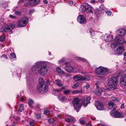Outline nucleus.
<instances>
[{"instance_id": "20e7f679", "label": "nucleus", "mask_w": 126, "mask_h": 126, "mask_svg": "<svg viewBox=\"0 0 126 126\" xmlns=\"http://www.w3.org/2000/svg\"><path fill=\"white\" fill-rule=\"evenodd\" d=\"M118 76H113L108 79V84L111 89H115L118 83Z\"/></svg>"}, {"instance_id": "49530a36", "label": "nucleus", "mask_w": 126, "mask_h": 126, "mask_svg": "<svg viewBox=\"0 0 126 126\" xmlns=\"http://www.w3.org/2000/svg\"><path fill=\"white\" fill-rule=\"evenodd\" d=\"M68 118H66L65 119V120L67 122H69L70 121L69 117Z\"/></svg>"}, {"instance_id": "3c124183", "label": "nucleus", "mask_w": 126, "mask_h": 126, "mask_svg": "<svg viewBox=\"0 0 126 126\" xmlns=\"http://www.w3.org/2000/svg\"><path fill=\"white\" fill-rule=\"evenodd\" d=\"M4 20V19H3L1 18L0 20V24L1 25H3L2 24V23L3 21Z\"/></svg>"}, {"instance_id": "4be33fe9", "label": "nucleus", "mask_w": 126, "mask_h": 126, "mask_svg": "<svg viewBox=\"0 0 126 126\" xmlns=\"http://www.w3.org/2000/svg\"><path fill=\"white\" fill-rule=\"evenodd\" d=\"M55 83L59 87L63 86V84L61 81L59 80H55Z\"/></svg>"}, {"instance_id": "680f3d73", "label": "nucleus", "mask_w": 126, "mask_h": 126, "mask_svg": "<svg viewBox=\"0 0 126 126\" xmlns=\"http://www.w3.org/2000/svg\"><path fill=\"white\" fill-rule=\"evenodd\" d=\"M121 109H123L124 108V107L123 106V105H122V106H121Z\"/></svg>"}, {"instance_id": "72a5a7b5", "label": "nucleus", "mask_w": 126, "mask_h": 126, "mask_svg": "<svg viewBox=\"0 0 126 126\" xmlns=\"http://www.w3.org/2000/svg\"><path fill=\"white\" fill-rule=\"evenodd\" d=\"M81 92L80 91L75 90L72 91V93L73 94H77Z\"/></svg>"}, {"instance_id": "dca6fc26", "label": "nucleus", "mask_w": 126, "mask_h": 126, "mask_svg": "<svg viewBox=\"0 0 126 126\" xmlns=\"http://www.w3.org/2000/svg\"><path fill=\"white\" fill-rule=\"evenodd\" d=\"M116 32L120 36H123L125 34L126 31L125 29H122L117 30Z\"/></svg>"}, {"instance_id": "5fc2aeb1", "label": "nucleus", "mask_w": 126, "mask_h": 126, "mask_svg": "<svg viewBox=\"0 0 126 126\" xmlns=\"http://www.w3.org/2000/svg\"><path fill=\"white\" fill-rule=\"evenodd\" d=\"M44 3L45 4H47L48 3V2L46 0H44L43 1Z\"/></svg>"}, {"instance_id": "e433bc0d", "label": "nucleus", "mask_w": 126, "mask_h": 126, "mask_svg": "<svg viewBox=\"0 0 126 126\" xmlns=\"http://www.w3.org/2000/svg\"><path fill=\"white\" fill-rule=\"evenodd\" d=\"M90 86L89 84H87L86 85H85L84 87V88L86 90H87L88 88H89Z\"/></svg>"}, {"instance_id": "bf43d9fd", "label": "nucleus", "mask_w": 126, "mask_h": 126, "mask_svg": "<svg viewBox=\"0 0 126 126\" xmlns=\"http://www.w3.org/2000/svg\"><path fill=\"white\" fill-rule=\"evenodd\" d=\"M20 100L21 101H23L24 100V99L23 97H22L21 98Z\"/></svg>"}, {"instance_id": "1a4fd4ad", "label": "nucleus", "mask_w": 126, "mask_h": 126, "mask_svg": "<svg viewBox=\"0 0 126 126\" xmlns=\"http://www.w3.org/2000/svg\"><path fill=\"white\" fill-rule=\"evenodd\" d=\"M80 100L78 98H74L73 101V103L74 108L77 109L80 108L82 106V104L80 103Z\"/></svg>"}, {"instance_id": "f257e3e1", "label": "nucleus", "mask_w": 126, "mask_h": 126, "mask_svg": "<svg viewBox=\"0 0 126 126\" xmlns=\"http://www.w3.org/2000/svg\"><path fill=\"white\" fill-rule=\"evenodd\" d=\"M114 41L117 43H113L111 44L110 45L111 47L117 54H121L124 50V48L123 46H119L117 43L122 44L126 43V41L123 38L119 37L118 36L115 37Z\"/></svg>"}, {"instance_id": "a878e982", "label": "nucleus", "mask_w": 126, "mask_h": 126, "mask_svg": "<svg viewBox=\"0 0 126 126\" xmlns=\"http://www.w3.org/2000/svg\"><path fill=\"white\" fill-rule=\"evenodd\" d=\"M79 82H77L76 83L74 84L72 87V88L74 89H75L78 87L79 86Z\"/></svg>"}, {"instance_id": "c03bdc74", "label": "nucleus", "mask_w": 126, "mask_h": 126, "mask_svg": "<svg viewBox=\"0 0 126 126\" xmlns=\"http://www.w3.org/2000/svg\"><path fill=\"white\" fill-rule=\"evenodd\" d=\"M106 13L107 15L109 16H110L111 13V12L109 11H107Z\"/></svg>"}, {"instance_id": "9b49d317", "label": "nucleus", "mask_w": 126, "mask_h": 126, "mask_svg": "<svg viewBox=\"0 0 126 126\" xmlns=\"http://www.w3.org/2000/svg\"><path fill=\"white\" fill-rule=\"evenodd\" d=\"M91 6L89 5L88 4L84 3L81 4L80 9L82 12H83L88 8L90 9L91 8Z\"/></svg>"}, {"instance_id": "338daca9", "label": "nucleus", "mask_w": 126, "mask_h": 126, "mask_svg": "<svg viewBox=\"0 0 126 126\" xmlns=\"http://www.w3.org/2000/svg\"><path fill=\"white\" fill-rule=\"evenodd\" d=\"M91 119H93V120H94L95 118H92Z\"/></svg>"}, {"instance_id": "6ab92c4d", "label": "nucleus", "mask_w": 126, "mask_h": 126, "mask_svg": "<svg viewBox=\"0 0 126 126\" xmlns=\"http://www.w3.org/2000/svg\"><path fill=\"white\" fill-rule=\"evenodd\" d=\"M108 104L109 108H113L112 111H114L115 110L114 103L111 101H109L108 103Z\"/></svg>"}, {"instance_id": "7ed1b4c3", "label": "nucleus", "mask_w": 126, "mask_h": 126, "mask_svg": "<svg viewBox=\"0 0 126 126\" xmlns=\"http://www.w3.org/2000/svg\"><path fill=\"white\" fill-rule=\"evenodd\" d=\"M109 71L108 68L102 66H100L96 69V73L99 75L98 77L104 78Z\"/></svg>"}, {"instance_id": "69168bd1", "label": "nucleus", "mask_w": 126, "mask_h": 126, "mask_svg": "<svg viewBox=\"0 0 126 126\" xmlns=\"http://www.w3.org/2000/svg\"><path fill=\"white\" fill-rule=\"evenodd\" d=\"M90 31V30H88V31H90V32H91V33H92Z\"/></svg>"}, {"instance_id": "ddd939ff", "label": "nucleus", "mask_w": 126, "mask_h": 126, "mask_svg": "<svg viewBox=\"0 0 126 126\" xmlns=\"http://www.w3.org/2000/svg\"><path fill=\"white\" fill-rule=\"evenodd\" d=\"M77 19L79 22L81 24H83L86 22L85 18L81 15L79 16Z\"/></svg>"}, {"instance_id": "6e6552de", "label": "nucleus", "mask_w": 126, "mask_h": 126, "mask_svg": "<svg viewBox=\"0 0 126 126\" xmlns=\"http://www.w3.org/2000/svg\"><path fill=\"white\" fill-rule=\"evenodd\" d=\"M84 77H83L81 75L79 74L74 76L73 78L74 80L75 81L88 80L89 79L90 77L88 76L84 75Z\"/></svg>"}, {"instance_id": "4468645a", "label": "nucleus", "mask_w": 126, "mask_h": 126, "mask_svg": "<svg viewBox=\"0 0 126 126\" xmlns=\"http://www.w3.org/2000/svg\"><path fill=\"white\" fill-rule=\"evenodd\" d=\"M104 40L107 42H110L113 40V37L112 35L105 34L104 35Z\"/></svg>"}, {"instance_id": "9d476101", "label": "nucleus", "mask_w": 126, "mask_h": 126, "mask_svg": "<svg viewBox=\"0 0 126 126\" xmlns=\"http://www.w3.org/2000/svg\"><path fill=\"white\" fill-rule=\"evenodd\" d=\"M110 113L111 115L114 117L122 118L123 117L122 114L116 111V110L114 111H111Z\"/></svg>"}, {"instance_id": "473e14b6", "label": "nucleus", "mask_w": 126, "mask_h": 126, "mask_svg": "<svg viewBox=\"0 0 126 126\" xmlns=\"http://www.w3.org/2000/svg\"><path fill=\"white\" fill-rule=\"evenodd\" d=\"M5 40V38L4 35H2L0 37V40L1 41H4Z\"/></svg>"}, {"instance_id": "f3484780", "label": "nucleus", "mask_w": 126, "mask_h": 126, "mask_svg": "<svg viewBox=\"0 0 126 126\" xmlns=\"http://www.w3.org/2000/svg\"><path fill=\"white\" fill-rule=\"evenodd\" d=\"M121 83L123 86L126 84V74L122 76L120 79Z\"/></svg>"}, {"instance_id": "e2e57ef3", "label": "nucleus", "mask_w": 126, "mask_h": 126, "mask_svg": "<svg viewBox=\"0 0 126 126\" xmlns=\"http://www.w3.org/2000/svg\"><path fill=\"white\" fill-rule=\"evenodd\" d=\"M87 126H91L90 124H89L87 125Z\"/></svg>"}, {"instance_id": "f03ea898", "label": "nucleus", "mask_w": 126, "mask_h": 126, "mask_svg": "<svg viewBox=\"0 0 126 126\" xmlns=\"http://www.w3.org/2000/svg\"><path fill=\"white\" fill-rule=\"evenodd\" d=\"M32 71L37 72L42 75H44L47 73L48 71L46 64L40 62L36 63L31 68Z\"/></svg>"}, {"instance_id": "0eeeda50", "label": "nucleus", "mask_w": 126, "mask_h": 126, "mask_svg": "<svg viewBox=\"0 0 126 126\" xmlns=\"http://www.w3.org/2000/svg\"><path fill=\"white\" fill-rule=\"evenodd\" d=\"M40 84L38 89V91L40 92H45L47 91V89L45 85H44L45 82L43 79H39Z\"/></svg>"}, {"instance_id": "4c0bfd02", "label": "nucleus", "mask_w": 126, "mask_h": 126, "mask_svg": "<svg viewBox=\"0 0 126 126\" xmlns=\"http://www.w3.org/2000/svg\"><path fill=\"white\" fill-rule=\"evenodd\" d=\"M34 121L33 120H31L30 122V125L32 126H33L34 125Z\"/></svg>"}, {"instance_id": "4d7b16f0", "label": "nucleus", "mask_w": 126, "mask_h": 126, "mask_svg": "<svg viewBox=\"0 0 126 126\" xmlns=\"http://www.w3.org/2000/svg\"><path fill=\"white\" fill-rule=\"evenodd\" d=\"M95 2L94 0H92L91 1V2L92 3H94Z\"/></svg>"}, {"instance_id": "412c9836", "label": "nucleus", "mask_w": 126, "mask_h": 126, "mask_svg": "<svg viewBox=\"0 0 126 126\" xmlns=\"http://www.w3.org/2000/svg\"><path fill=\"white\" fill-rule=\"evenodd\" d=\"M103 91V90L101 88H100L97 86L95 93L96 95H101V93Z\"/></svg>"}, {"instance_id": "09e8293b", "label": "nucleus", "mask_w": 126, "mask_h": 126, "mask_svg": "<svg viewBox=\"0 0 126 126\" xmlns=\"http://www.w3.org/2000/svg\"><path fill=\"white\" fill-rule=\"evenodd\" d=\"M1 57L4 58H5L6 59H7V58L6 56V55H4V54H3V55H2L1 56Z\"/></svg>"}, {"instance_id": "7c9ffc66", "label": "nucleus", "mask_w": 126, "mask_h": 126, "mask_svg": "<svg viewBox=\"0 0 126 126\" xmlns=\"http://www.w3.org/2000/svg\"><path fill=\"white\" fill-rule=\"evenodd\" d=\"M92 10L93 9L92 8V7H91V8H90V9H89L88 8V9H87V10L85 11L87 13H93Z\"/></svg>"}, {"instance_id": "c9c22d12", "label": "nucleus", "mask_w": 126, "mask_h": 126, "mask_svg": "<svg viewBox=\"0 0 126 126\" xmlns=\"http://www.w3.org/2000/svg\"><path fill=\"white\" fill-rule=\"evenodd\" d=\"M70 121L72 122H75L76 121V120L73 117L69 116Z\"/></svg>"}, {"instance_id": "a19ab883", "label": "nucleus", "mask_w": 126, "mask_h": 126, "mask_svg": "<svg viewBox=\"0 0 126 126\" xmlns=\"http://www.w3.org/2000/svg\"><path fill=\"white\" fill-rule=\"evenodd\" d=\"M112 99L113 101L116 102H117L118 101V99L116 98L113 97L112 98Z\"/></svg>"}, {"instance_id": "cd10ccee", "label": "nucleus", "mask_w": 126, "mask_h": 126, "mask_svg": "<svg viewBox=\"0 0 126 126\" xmlns=\"http://www.w3.org/2000/svg\"><path fill=\"white\" fill-rule=\"evenodd\" d=\"M28 103L30 107H31L34 104V101L32 99H30L28 101Z\"/></svg>"}, {"instance_id": "39448f33", "label": "nucleus", "mask_w": 126, "mask_h": 126, "mask_svg": "<svg viewBox=\"0 0 126 126\" xmlns=\"http://www.w3.org/2000/svg\"><path fill=\"white\" fill-rule=\"evenodd\" d=\"M15 26V25L13 24H7L6 26H3L1 29L0 32H11L14 29Z\"/></svg>"}, {"instance_id": "b1692460", "label": "nucleus", "mask_w": 126, "mask_h": 126, "mask_svg": "<svg viewBox=\"0 0 126 126\" xmlns=\"http://www.w3.org/2000/svg\"><path fill=\"white\" fill-rule=\"evenodd\" d=\"M65 89V87H61L60 89H55L54 90V91L55 92L57 93H60L62 92L63 90Z\"/></svg>"}, {"instance_id": "c756f323", "label": "nucleus", "mask_w": 126, "mask_h": 126, "mask_svg": "<svg viewBox=\"0 0 126 126\" xmlns=\"http://www.w3.org/2000/svg\"><path fill=\"white\" fill-rule=\"evenodd\" d=\"M71 92V91L69 89H68L63 91V93L64 94L67 95Z\"/></svg>"}, {"instance_id": "f704fd0d", "label": "nucleus", "mask_w": 126, "mask_h": 126, "mask_svg": "<svg viewBox=\"0 0 126 126\" xmlns=\"http://www.w3.org/2000/svg\"><path fill=\"white\" fill-rule=\"evenodd\" d=\"M100 10L101 11H104L105 10V8L104 7V5H101L100 7Z\"/></svg>"}, {"instance_id": "774afa93", "label": "nucleus", "mask_w": 126, "mask_h": 126, "mask_svg": "<svg viewBox=\"0 0 126 126\" xmlns=\"http://www.w3.org/2000/svg\"><path fill=\"white\" fill-rule=\"evenodd\" d=\"M101 126H104V125H101Z\"/></svg>"}, {"instance_id": "423d86ee", "label": "nucleus", "mask_w": 126, "mask_h": 126, "mask_svg": "<svg viewBox=\"0 0 126 126\" xmlns=\"http://www.w3.org/2000/svg\"><path fill=\"white\" fill-rule=\"evenodd\" d=\"M29 19L26 17H24L21 18L18 22L16 27H24L26 26L28 22Z\"/></svg>"}, {"instance_id": "37998d69", "label": "nucleus", "mask_w": 126, "mask_h": 126, "mask_svg": "<svg viewBox=\"0 0 126 126\" xmlns=\"http://www.w3.org/2000/svg\"><path fill=\"white\" fill-rule=\"evenodd\" d=\"M9 17L12 19H15L16 18V17L15 16L12 15H9Z\"/></svg>"}, {"instance_id": "2f4dec72", "label": "nucleus", "mask_w": 126, "mask_h": 126, "mask_svg": "<svg viewBox=\"0 0 126 126\" xmlns=\"http://www.w3.org/2000/svg\"><path fill=\"white\" fill-rule=\"evenodd\" d=\"M16 57V56L15 53H11L10 56V58L11 59H14Z\"/></svg>"}, {"instance_id": "8fccbe9b", "label": "nucleus", "mask_w": 126, "mask_h": 126, "mask_svg": "<svg viewBox=\"0 0 126 126\" xmlns=\"http://www.w3.org/2000/svg\"><path fill=\"white\" fill-rule=\"evenodd\" d=\"M124 59L126 61V52L124 54ZM126 63V62L125 63V64Z\"/></svg>"}, {"instance_id": "aec40b11", "label": "nucleus", "mask_w": 126, "mask_h": 126, "mask_svg": "<svg viewBox=\"0 0 126 126\" xmlns=\"http://www.w3.org/2000/svg\"><path fill=\"white\" fill-rule=\"evenodd\" d=\"M91 99V98L89 97H86L84 98L83 102V105L84 106H86L88 104L90 103V100Z\"/></svg>"}, {"instance_id": "c85d7f7f", "label": "nucleus", "mask_w": 126, "mask_h": 126, "mask_svg": "<svg viewBox=\"0 0 126 126\" xmlns=\"http://www.w3.org/2000/svg\"><path fill=\"white\" fill-rule=\"evenodd\" d=\"M76 60H79L81 61H83V62H85L86 61V60L82 58H80L79 57H77L76 58Z\"/></svg>"}, {"instance_id": "052dcab7", "label": "nucleus", "mask_w": 126, "mask_h": 126, "mask_svg": "<svg viewBox=\"0 0 126 126\" xmlns=\"http://www.w3.org/2000/svg\"><path fill=\"white\" fill-rule=\"evenodd\" d=\"M105 0H101V2L103 3L104 2Z\"/></svg>"}, {"instance_id": "5701e85b", "label": "nucleus", "mask_w": 126, "mask_h": 126, "mask_svg": "<svg viewBox=\"0 0 126 126\" xmlns=\"http://www.w3.org/2000/svg\"><path fill=\"white\" fill-rule=\"evenodd\" d=\"M56 71L60 74H64V72L62 69L60 67H58L57 68Z\"/></svg>"}, {"instance_id": "58836bf2", "label": "nucleus", "mask_w": 126, "mask_h": 126, "mask_svg": "<svg viewBox=\"0 0 126 126\" xmlns=\"http://www.w3.org/2000/svg\"><path fill=\"white\" fill-rule=\"evenodd\" d=\"M50 113V111L47 110H45L44 112V113L46 115H48Z\"/></svg>"}, {"instance_id": "de8ad7c7", "label": "nucleus", "mask_w": 126, "mask_h": 126, "mask_svg": "<svg viewBox=\"0 0 126 126\" xmlns=\"http://www.w3.org/2000/svg\"><path fill=\"white\" fill-rule=\"evenodd\" d=\"M36 117L37 118L39 119L40 118V115L39 114H37L36 115Z\"/></svg>"}, {"instance_id": "864d4df0", "label": "nucleus", "mask_w": 126, "mask_h": 126, "mask_svg": "<svg viewBox=\"0 0 126 126\" xmlns=\"http://www.w3.org/2000/svg\"><path fill=\"white\" fill-rule=\"evenodd\" d=\"M57 117L59 118H61L62 117V116L61 114H59L57 115Z\"/></svg>"}, {"instance_id": "393cba45", "label": "nucleus", "mask_w": 126, "mask_h": 126, "mask_svg": "<svg viewBox=\"0 0 126 126\" xmlns=\"http://www.w3.org/2000/svg\"><path fill=\"white\" fill-rule=\"evenodd\" d=\"M58 98L61 101H64L66 99V97L64 96L61 95L58 96Z\"/></svg>"}, {"instance_id": "a211bd4d", "label": "nucleus", "mask_w": 126, "mask_h": 126, "mask_svg": "<svg viewBox=\"0 0 126 126\" xmlns=\"http://www.w3.org/2000/svg\"><path fill=\"white\" fill-rule=\"evenodd\" d=\"M66 59L65 58H63L61 60L58 61V63L59 64L61 65H66L67 64L66 62Z\"/></svg>"}, {"instance_id": "a18cd8bd", "label": "nucleus", "mask_w": 126, "mask_h": 126, "mask_svg": "<svg viewBox=\"0 0 126 126\" xmlns=\"http://www.w3.org/2000/svg\"><path fill=\"white\" fill-rule=\"evenodd\" d=\"M68 4L69 5H73L74 4L73 2L72 1H69L68 2Z\"/></svg>"}, {"instance_id": "0e129e2a", "label": "nucleus", "mask_w": 126, "mask_h": 126, "mask_svg": "<svg viewBox=\"0 0 126 126\" xmlns=\"http://www.w3.org/2000/svg\"><path fill=\"white\" fill-rule=\"evenodd\" d=\"M66 126H70V125L68 124H67L66 125Z\"/></svg>"}, {"instance_id": "603ef678", "label": "nucleus", "mask_w": 126, "mask_h": 126, "mask_svg": "<svg viewBox=\"0 0 126 126\" xmlns=\"http://www.w3.org/2000/svg\"><path fill=\"white\" fill-rule=\"evenodd\" d=\"M80 123L82 124H84V121L82 120H80Z\"/></svg>"}, {"instance_id": "2eb2a0df", "label": "nucleus", "mask_w": 126, "mask_h": 126, "mask_svg": "<svg viewBox=\"0 0 126 126\" xmlns=\"http://www.w3.org/2000/svg\"><path fill=\"white\" fill-rule=\"evenodd\" d=\"M64 69L68 72H72L74 71L73 67L70 65H66L64 67Z\"/></svg>"}, {"instance_id": "6e6d98bb", "label": "nucleus", "mask_w": 126, "mask_h": 126, "mask_svg": "<svg viewBox=\"0 0 126 126\" xmlns=\"http://www.w3.org/2000/svg\"><path fill=\"white\" fill-rule=\"evenodd\" d=\"M49 81L48 80H47L46 81V82L47 85L49 84Z\"/></svg>"}, {"instance_id": "f8f14e48", "label": "nucleus", "mask_w": 126, "mask_h": 126, "mask_svg": "<svg viewBox=\"0 0 126 126\" xmlns=\"http://www.w3.org/2000/svg\"><path fill=\"white\" fill-rule=\"evenodd\" d=\"M95 105L97 109L99 110H103L104 109L105 106L103 104L98 101H96L95 103Z\"/></svg>"}, {"instance_id": "ea45409f", "label": "nucleus", "mask_w": 126, "mask_h": 126, "mask_svg": "<svg viewBox=\"0 0 126 126\" xmlns=\"http://www.w3.org/2000/svg\"><path fill=\"white\" fill-rule=\"evenodd\" d=\"M15 13L17 16H20L21 14V13L18 11L15 12Z\"/></svg>"}, {"instance_id": "79ce46f5", "label": "nucleus", "mask_w": 126, "mask_h": 126, "mask_svg": "<svg viewBox=\"0 0 126 126\" xmlns=\"http://www.w3.org/2000/svg\"><path fill=\"white\" fill-rule=\"evenodd\" d=\"M48 121L49 123H51L54 122V120L53 118H51L49 119Z\"/></svg>"}, {"instance_id": "bb28decb", "label": "nucleus", "mask_w": 126, "mask_h": 126, "mask_svg": "<svg viewBox=\"0 0 126 126\" xmlns=\"http://www.w3.org/2000/svg\"><path fill=\"white\" fill-rule=\"evenodd\" d=\"M24 109V106L23 104L22 103L20 104L19 107V110L20 112H22Z\"/></svg>"}, {"instance_id": "13d9d810", "label": "nucleus", "mask_w": 126, "mask_h": 126, "mask_svg": "<svg viewBox=\"0 0 126 126\" xmlns=\"http://www.w3.org/2000/svg\"><path fill=\"white\" fill-rule=\"evenodd\" d=\"M39 105L38 104H37L36 105V107L37 108H38L39 107Z\"/></svg>"}]
</instances>
